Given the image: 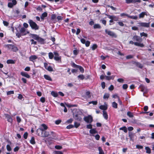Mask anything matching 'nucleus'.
<instances>
[{"label":"nucleus","mask_w":154,"mask_h":154,"mask_svg":"<svg viewBox=\"0 0 154 154\" xmlns=\"http://www.w3.org/2000/svg\"><path fill=\"white\" fill-rule=\"evenodd\" d=\"M28 23H29L31 28L32 29H34L35 30H37L39 29V26L35 22H34L32 20H29L28 21Z\"/></svg>","instance_id":"nucleus-1"},{"label":"nucleus","mask_w":154,"mask_h":154,"mask_svg":"<svg viewBox=\"0 0 154 154\" xmlns=\"http://www.w3.org/2000/svg\"><path fill=\"white\" fill-rule=\"evenodd\" d=\"M25 31V28L24 27H22L20 30V32L16 33V35L18 38H19L21 36L26 35V33Z\"/></svg>","instance_id":"nucleus-2"},{"label":"nucleus","mask_w":154,"mask_h":154,"mask_svg":"<svg viewBox=\"0 0 154 154\" xmlns=\"http://www.w3.org/2000/svg\"><path fill=\"white\" fill-rule=\"evenodd\" d=\"M53 53L54 54V59L59 63H61V57L60 56L58 52L57 51H54Z\"/></svg>","instance_id":"nucleus-3"},{"label":"nucleus","mask_w":154,"mask_h":154,"mask_svg":"<svg viewBox=\"0 0 154 154\" xmlns=\"http://www.w3.org/2000/svg\"><path fill=\"white\" fill-rule=\"evenodd\" d=\"M84 120L87 123H91L93 121V118L91 115L85 116L84 118Z\"/></svg>","instance_id":"nucleus-4"},{"label":"nucleus","mask_w":154,"mask_h":154,"mask_svg":"<svg viewBox=\"0 0 154 154\" xmlns=\"http://www.w3.org/2000/svg\"><path fill=\"white\" fill-rule=\"evenodd\" d=\"M105 32L106 33L111 36L115 38H116L117 36L112 31L106 29L105 30Z\"/></svg>","instance_id":"nucleus-5"},{"label":"nucleus","mask_w":154,"mask_h":154,"mask_svg":"<svg viewBox=\"0 0 154 154\" xmlns=\"http://www.w3.org/2000/svg\"><path fill=\"white\" fill-rule=\"evenodd\" d=\"M129 43L130 44H131L132 45L134 44L135 46L140 47H143L144 46V45L143 43L138 42H134L132 41H130L129 42Z\"/></svg>","instance_id":"nucleus-6"},{"label":"nucleus","mask_w":154,"mask_h":154,"mask_svg":"<svg viewBox=\"0 0 154 154\" xmlns=\"http://www.w3.org/2000/svg\"><path fill=\"white\" fill-rule=\"evenodd\" d=\"M43 129L42 128H39L36 130V134L38 136L42 137Z\"/></svg>","instance_id":"nucleus-7"},{"label":"nucleus","mask_w":154,"mask_h":154,"mask_svg":"<svg viewBox=\"0 0 154 154\" xmlns=\"http://www.w3.org/2000/svg\"><path fill=\"white\" fill-rule=\"evenodd\" d=\"M139 88L140 89L141 91L142 92H144V93L148 91V89H147L146 87L143 85H141L139 86Z\"/></svg>","instance_id":"nucleus-8"},{"label":"nucleus","mask_w":154,"mask_h":154,"mask_svg":"<svg viewBox=\"0 0 154 154\" xmlns=\"http://www.w3.org/2000/svg\"><path fill=\"white\" fill-rule=\"evenodd\" d=\"M81 42L83 44H85L86 46L87 47L89 46L90 42L88 41H86L83 38H82L81 39Z\"/></svg>","instance_id":"nucleus-9"},{"label":"nucleus","mask_w":154,"mask_h":154,"mask_svg":"<svg viewBox=\"0 0 154 154\" xmlns=\"http://www.w3.org/2000/svg\"><path fill=\"white\" fill-rule=\"evenodd\" d=\"M74 127H75L76 128H77V122H75L74 125H67L66 127V128L67 129H69L72 128Z\"/></svg>","instance_id":"nucleus-10"},{"label":"nucleus","mask_w":154,"mask_h":154,"mask_svg":"<svg viewBox=\"0 0 154 154\" xmlns=\"http://www.w3.org/2000/svg\"><path fill=\"white\" fill-rule=\"evenodd\" d=\"M132 39L134 41H137L138 42H141L142 41V38L136 35L134 36L132 38Z\"/></svg>","instance_id":"nucleus-11"},{"label":"nucleus","mask_w":154,"mask_h":154,"mask_svg":"<svg viewBox=\"0 0 154 154\" xmlns=\"http://www.w3.org/2000/svg\"><path fill=\"white\" fill-rule=\"evenodd\" d=\"M138 24L140 26L146 27H149V23H138Z\"/></svg>","instance_id":"nucleus-12"},{"label":"nucleus","mask_w":154,"mask_h":154,"mask_svg":"<svg viewBox=\"0 0 154 154\" xmlns=\"http://www.w3.org/2000/svg\"><path fill=\"white\" fill-rule=\"evenodd\" d=\"M5 116L7 119V121L8 122L11 123L13 121V119L11 116L8 114H5Z\"/></svg>","instance_id":"nucleus-13"},{"label":"nucleus","mask_w":154,"mask_h":154,"mask_svg":"<svg viewBox=\"0 0 154 154\" xmlns=\"http://www.w3.org/2000/svg\"><path fill=\"white\" fill-rule=\"evenodd\" d=\"M20 74L22 76L25 77L29 79L30 78V76L26 72H21Z\"/></svg>","instance_id":"nucleus-14"},{"label":"nucleus","mask_w":154,"mask_h":154,"mask_svg":"<svg viewBox=\"0 0 154 154\" xmlns=\"http://www.w3.org/2000/svg\"><path fill=\"white\" fill-rule=\"evenodd\" d=\"M148 13L146 11H143L142 12L139 14V18H143L145 15L146 16L148 15Z\"/></svg>","instance_id":"nucleus-15"},{"label":"nucleus","mask_w":154,"mask_h":154,"mask_svg":"<svg viewBox=\"0 0 154 154\" xmlns=\"http://www.w3.org/2000/svg\"><path fill=\"white\" fill-rule=\"evenodd\" d=\"M45 130H43L42 137H48L49 135V132Z\"/></svg>","instance_id":"nucleus-16"},{"label":"nucleus","mask_w":154,"mask_h":154,"mask_svg":"<svg viewBox=\"0 0 154 154\" xmlns=\"http://www.w3.org/2000/svg\"><path fill=\"white\" fill-rule=\"evenodd\" d=\"M37 57L35 55H32L29 58V60L30 61L34 62V60L37 59Z\"/></svg>","instance_id":"nucleus-17"},{"label":"nucleus","mask_w":154,"mask_h":154,"mask_svg":"<svg viewBox=\"0 0 154 154\" xmlns=\"http://www.w3.org/2000/svg\"><path fill=\"white\" fill-rule=\"evenodd\" d=\"M135 135L134 134L132 133H129V136L130 138V140H131L133 141Z\"/></svg>","instance_id":"nucleus-18"},{"label":"nucleus","mask_w":154,"mask_h":154,"mask_svg":"<svg viewBox=\"0 0 154 154\" xmlns=\"http://www.w3.org/2000/svg\"><path fill=\"white\" fill-rule=\"evenodd\" d=\"M31 36L33 39L37 41L39 37V36L38 35L35 34H31Z\"/></svg>","instance_id":"nucleus-19"},{"label":"nucleus","mask_w":154,"mask_h":154,"mask_svg":"<svg viewBox=\"0 0 154 154\" xmlns=\"http://www.w3.org/2000/svg\"><path fill=\"white\" fill-rule=\"evenodd\" d=\"M37 41L38 42H39L41 44H45V40L43 38H41L39 37Z\"/></svg>","instance_id":"nucleus-20"},{"label":"nucleus","mask_w":154,"mask_h":154,"mask_svg":"<svg viewBox=\"0 0 154 154\" xmlns=\"http://www.w3.org/2000/svg\"><path fill=\"white\" fill-rule=\"evenodd\" d=\"M44 77L45 79L46 80H47L49 81H52V79L51 77L48 75H44Z\"/></svg>","instance_id":"nucleus-21"},{"label":"nucleus","mask_w":154,"mask_h":154,"mask_svg":"<svg viewBox=\"0 0 154 154\" xmlns=\"http://www.w3.org/2000/svg\"><path fill=\"white\" fill-rule=\"evenodd\" d=\"M56 18V14H54L51 15V19L52 20H54V23H55L56 22L57 20H55Z\"/></svg>","instance_id":"nucleus-22"},{"label":"nucleus","mask_w":154,"mask_h":154,"mask_svg":"<svg viewBox=\"0 0 154 154\" xmlns=\"http://www.w3.org/2000/svg\"><path fill=\"white\" fill-rule=\"evenodd\" d=\"M99 108L103 110H106L107 109V106L106 105H101L99 106Z\"/></svg>","instance_id":"nucleus-23"},{"label":"nucleus","mask_w":154,"mask_h":154,"mask_svg":"<svg viewBox=\"0 0 154 154\" xmlns=\"http://www.w3.org/2000/svg\"><path fill=\"white\" fill-rule=\"evenodd\" d=\"M103 116L105 119L107 120L108 119V116L107 113V112L105 111H103Z\"/></svg>","instance_id":"nucleus-24"},{"label":"nucleus","mask_w":154,"mask_h":154,"mask_svg":"<svg viewBox=\"0 0 154 154\" xmlns=\"http://www.w3.org/2000/svg\"><path fill=\"white\" fill-rule=\"evenodd\" d=\"M47 13L46 12H44L42 14L41 16V18L42 19H44L45 17H46L47 16Z\"/></svg>","instance_id":"nucleus-25"},{"label":"nucleus","mask_w":154,"mask_h":154,"mask_svg":"<svg viewBox=\"0 0 154 154\" xmlns=\"http://www.w3.org/2000/svg\"><path fill=\"white\" fill-rule=\"evenodd\" d=\"M134 64L137 67L140 68H142L143 67V66L142 65L138 62H135Z\"/></svg>","instance_id":"nucleus-26"},{"label":"nucleus","mask_w":154,"mask_h":154,"mask_svg":"<svg viewBox=\"0 0 154 154\" xmlns=\"http://www.w3.org/2000/svg\"><path fill=\"white\" fill-rule=\"evenodd\" d=\"M54 54L51 52H50L48 53L49 58L50 59H52L54 58Z\"/></svg>","instance_id":"nucleus-27"},{"label":"nucleus","mask_w":154,"mask_h":154,"mask_svg":"<svg viewBox=\"0 0 154 154\" xmlns=\"http://www.w3.org/2000/svg\"><path fill=\"white\" fill-rule=\"evenodd\" d=\"M90 133L91 134H95L97 133V131L94 129H91L89 131Z\"/></svg>","instance_id":"nucleus-28"},{"label":"nucleus","mask_w":154,"mask_h":154,"mask_svg":"<svg viewBox=\"0 0 154 154\" xmlns=\"http://www.w3.org/2000/svg\"><path fill=\"white\" fill-rule=\"evenodd\" d=\"M78 69L79 70L80 72L82 73L84 72V69L81 66L78 65Z\"/></svg>","instance_id":"nucleus-29"},{"label":"nucleus","mask_w":154,"mask_h":154,"mask_svg":"<svg viewBox=\"0 0 154 154\" xmlns=\"http://www.w3.org/2000/svg\"><path fill=\"white\" fill-rule=\"evenodd\" d=\"M7 63L8 64H14L15 63V61L13 60H8L7 61Z\"/></svg>","instance_id":"nucleus-30"},{"label":"nucleus","mask_w":154,"mask_h":154,"mask_svg":"<svg viewBox=\"0 0 154 154\" xmlns=\"http://www.w3.org/2000/svg\"><path fill=\"white\" fill-rule=\"evenodd\" d=\"M115 76L112 75L110 76H107L105 75L106 79L107 80H110L111 79H113Z\"/></svg>","instance_id":"nucleus-31"},{"label":"nucleus","mask_w":154,"mask_h":154,"mask_svg":"<svg viewBox=\"0 0 154 154\" xmlns=\"http://www.w3.org/2000/svg\"><path fill=\"white\" fill-rule=\"evenodd\" d=\"M145 149L146 151V153L148 154H150L151 152L150 149L148 146H146L145 147Z\"/></svg>","instance_id":"nucleus-32"},{"label":"nucleus","mask_w":154,"mask_h":154,"mask_svg":"<svg viewBox=\"0 0 154 154\" xmlns=\"http://www.w3.org/2000/svg\"><path fill=\"white\" fill-rule=\"evenodd\" d=\"M30 142L32 144H35V138L34 137H31V139L30 141Z\"/></svg>","instance_id":"nucleus-33"},{"label":"nucleus","mask_w":154,"mask_h":154,"mask_svg":"<svg viewBox=\"0 0 154 154\" xmlns=\"http://www.w3.org/2000/svg\"><path fill=\"white\" fill-rule=\"evenodd\" d=\"M51 94L54 97H57L58 96V94L54 91H52L51 92Z\"/></svg>","instance_id":"nucleus-34"},{"label":"nucleus","mask_w":154,"mask_h":154,"mask_svg":"<svg viewBox=\"0 0 154 154\" xmlns=\"http://www.w3.org/2000/svg\"><path fill=\"white\" fill-rule=\"evenodd\" d=\"M98 150L99 151V154H104V152L101 147H98Z\"/></svg>","instance_id":"nucleus-35"},{"label":"nucleus","mask_w":154,"mask_h":154,"mask_svg":"<svg viewBox=\"0 0 154 154\" xmlns=\"http://www.w3.org/2000/svg\"><path fill=\"white\" fill-rule=\"evenodd\" d=\"M120 130H122L125 133H126L127 131V128L125 126L123 127L119 128Z\"/></svg>","instance_id":"nucleus-36"},{"label":"nucleus","mask_w":154,"mask_h":154,"mask_svg":"<svg viewBox=\"0 0 154 154\" xmlns=\"http://www.w3.org/2000/svg\"><path fill=\"white\" fill-rule=\"evenodd\" d=\"M78 77L79 79L82 80L84 79L85 78V76L83 75H79L78 76Z\"/></svg>","instance_id":"nucleus-37"},{"label":"nucleus","mask_w":154,"mask_h":154,"mask_svg":"<svg viewBox=\"0 0 154 154\" xmlns=\"http://www.w3.org/2000/svg\"><path fill=\"white\" fill-rule=\"evenodd\" d=\"M43 128V130H46L48 128V127L45 124H42L41 125Z\"/></svg>","instance_id":"nucleus-38"},{"label":"nucleus","mask_w":154,"mask_h":154,"mask_svg":"<svg viewBox=\"0 0 154 154\" xmlns=\"http://www.w3.org/2000/svg\"><path fill=\"white\" fill-rule=\"evenodd\" d=\"M85 95H86L87 98H90L91 97L90 93L89 91L86 92L85 93Z\"/></svg>","instance_id":"nucleus-39"},{"label":"nucleus","mask_w":154,"mask_h":154,"mask_svg":"<svg viewBox=\"0 0 154 154\" xmlns=\"http://www.w3.org/2000/svg\"><path fill=\"white\" fill-rule=\"evenodd\" d=\"M109 94L106 93L104 95L103 98L104 99H107L109 97Z\"/></svg>","instance_id":"nucleus-40"},{"label":"nucleus","mask_w":154,"mask_h":154,"mask_svg":"<svg viewBox=\"0 0 154 154\" xmlns=\"http://www.w3.org/2000/svg\"><path fill=\"white\" fill-rule=\"evenodd\" d=\"M112 106L115 108H117V104L115 102H113L112 103Z\"/></svg>","instance_id":"nucleus-41"},{"label":"nucleus","mask_w":154,"mask_h":154,"mask_svg":"<svg viewBox=\"0 0 154 154\" xmlns=\"http://www.w3.org/2000/svg\"><path fill=\"white\" fill-rule=\"evenodd\" d=\"M101 26L99 24H95L94 26V29L100 28Z\"/></svg>","instance_id":"nucleus-42"},{"label":"nucleus","mask_w":154,"mask_h":154,"mask_svg":"<svg viewBox=\"0 0 154 154\" xmlns=\"http://www.w3.org/2000/svg\"><path fill=\"white\" fill-rule=\"evenodd\" d=\"M127 115L130 117L132 118L133 116V114L130 112H128L127 113Z\"/></svg>","instance_id":"nucleus-43"},{"label":"nucleus","mask_w":154,"mask_h":154,"mask_svg":"<svg viewBox=\"0 0 154 154\" xmlns=\"http://www.w3.org/2000/svg\"><path fill=\"white\" fill-rule=\"evenodd\" d=\"M128 17L134 20H137V16H130L129 15Z\"/></svg>","instance_id":"nucleus-44"},{"label":"nucleus","mask_w":154,"mask_h":154,"mask_svg":"<svg viewBox=\"0 0 154 154\" xmlns=\"http://www.w3.org/2000/svg\"><path fill=\"white\" fill-rule=\"evenodd\" d=\"M14 93V92L13 91H7V94L8 95L12 94H13Z\"/></svg>","instance_id":"nucleus-45"},{"label":"nucleus","mask_w":154,"mask_h":154,"mask_svg":"<svg viewBox=\"0 0 154 154\" xmlns=\"http://www.w3.org/2000/svg\"><path fill=\"white\" fill-rule=\"evenodd\" d=\"M136 148L138 149H141L143 148V146L139 145H137L136 146Z\"/></svg>","instance_id":"nucleus-46"},{"label":"nucleus","mask_w":154,"mask_h":154,"mask_svg":"<svg viewBox=\"0 0 154 154\" xmlns=\"http://www.w3.org/2000/svg\"><path fill=\"white\" fill-rule=\"evenodd\" d=\"M97 102L96 101H90V102H88V104H91V103H92L93 105H97Z\"/></svg>","instance_id":"nucleus-47"},{"label":"nucleus","mask_w":154,"mask_h":154,"mask_svg":"<svg viewBox=\"0 0 154 154\" xmlns=\"http://www.w3.org/2000/svg\"><path fill=\"white\" fill-rule=\"evenodd\" d=\"M97 46L96 44H94L91 47L92 50H94L97 48Z\"/></svg>","instance_id":"nucleus-48"},{"label":"nucleus","mask_w":154,"mask_h":154,"mask_svg":"<svg viewBox=\"0 0 154 154\" xmlns=\"http://www.w3.org/2000/svg\"><path fill=\"white\" fill-rule=\"evenodd\" d=\"M6 148L7 150L8 151H10L12 149L10 146L9 145H7Z\"/></svg>","instance_id":"nucleus-49"},{"label":"nucleus","mask_w":154,"mask_h":154,"mask_svg":"<svg viewBox=\"0 0 154 154\" xmlns=\"http://www.w3.org/2000/svg\"><path fill=\"white\" fill-rule=\"evenodd\" d=\"M48 71L50 72L52 71H53V69L52 67L51 66H48L47 69H46Z\"/></svg>","instance_id":"nucleus-50"},{"label":"nucleus","mask_w":154,"mask_h":154,"mask_svg":"<svg viewBox=\"0 0 154 154\" xmlns=\"http://www.w3.org/2000/svg\"><path fill=\"white\" fill-rule=\"evenodd\" d=\"M28 136V133L27 132H26L24 133L23 134V137L25 139H26L27 138Z\"/></svg>","instance_id":"nucleus-51"},{"label":"nucleus","mask_w":154,"mask_h":154,"mask_svg":"<svg viewBox=\"0 0 154 154\" xmlns=\"http://www.w3.org/2000/svg\"><path fill=\"white\" fill-rule=\"evenodd\" d=\"M55 148L57 149H62V146L60 145H56L55 146Z\"/></svg>","instance_id":"nucleus-52"},{"label":"nucleus","mask_w":154,"mask_h":154,"mask_svg":"<svg viewBox=\"0 0 154 154\" xmlns=\"http://www.w3.org/2000/svg\"><path fill=\"white\" fill-rule=\"evenodd\" d=\"M73 121V119H72L71 118V119L68 120L66 121V123H67L68 124L71 123Z\"/></svg>","instance_id":"nucleus-53"},{"label":"nucleus","mask_w":154,"mask_h":154,"mask_svg":"<svg viewBox=\"0 0 154 154\" xmlns=\"http://www.w3.org/2000/svg\"><path fill=\"white\" fill-rule=\"evenodd\" d=\"M61 120L60 119H58L55 122V123L56 125H59L61 122Z\"/></svg>","instance_id":"nucleus-54"},{"label":"nucleus","mask_w":154,"mask_h":154,"mask_svg":"<svg viewBox=\"0 0 154 154\" xmlns=\"http://www.w3.org/2000/svg\"><path fill=\"white\" fill-rule=\"evenodd\" d=\"M140 35L141 37H142L143 36L147 37V34L144 33V32L141 33H140Z\"/></svg>","instance_id":"nucleus-55"},{"label":"nucleus","mask_w":154,"mask_h":154,"mask_svg":"<svg viewBox=\"0 0 154 154\" xmlns=\"http://www.w3.org/2000/svg\"><path fill=\"white\" fill-rule=\"evenodd\" d=\"M16 119H17V121L18 123H19L21 121V119L20 118V117H19L18 116H17L16 117Z\"/></svg>","instance_id":"nucleus-56"},{"label":"nucleus","mask_w":154,"mask_h":154,"mask_svg":"<svg viewBox=\"0 0 154 154\" xmlns=\"http://www.w3.org/2000/svg\"><path fill=\"white\" fill-rule=\"evenodd\" d=\"M30 41L32 42L31 44L36 45L37 44V42L34 41L33 39H31Z\"/></svg>","instance_id":"nucleus-57"},{"label":"nucleus","mask_w":154,"mask_h":154,"mask_svg":"<svg viewBox=\"0 0 154 154\" xmlns=\"http://www.w3.org/2000/svg\"><path fill=\"white\" fill-rule=\"evenodd\" d=\"M63 18V17L60 16H58L57 17V19L58 20V21L62 20Z\"/></svg>","instance_id":"nucleus-58"},{"label":"nucleus","mask_w":154,"mask_h":154,"mask_svg":"<svg viewBox=\"0 0 154 154\" xmlns=\"http://www.w3.org/2000/svg\"><path fill=\"white\" fill-rule=\"evenodd\" d=\"M78 114L79 115H82L83 114V111L81 109H79L78 111Z\"/></svg>","instance_id":"nucleus-59"},{"label":"nucleus","mask_w":154,"mask_h":154,"mask_svg":"<svg viewBox=\"0 0 154 154\" xmlns=\"http://www.w3.org/2000/svg\"><path fill=\"white\" fill-rule=\"evenodd\" d=\"M40 101L42 103H44L45 101V98L44 97H42L40 98Z\"/></svg>","instance_id":"nucleus-60"},{"label":"nucleus","mask_w":154,"mask_h":154,"mask_svg":"<svg viewBox=\"0 0 154 154\" xmlns=\"http://www.w3.org/2000/svg\"><path fill=\"white\" fill-rule=\"evenodd\" d=\"M124 80L122 79H117V81L119 82L122 83L124 82Z\"/></svg>","instance_id":"nucleus-61"},{"label":"nucleus","mask_w":154,"mask_h":154,"mask_svg":"<svg viewBox=\"0 0 154 154\" xmlns=\"http://www.w3.org/2000/svg\"><path fill=\"white\" fill-rule=\"evenodd\" d=\"M86 127L88 129H92V125L91 124L88 125H86Z\"/></svg>","instance_id":"nucleus-62"},{"label":"nucleus","mask_w":154,"mask_h":154,"mask_svg":"<svg viewBox=\"0 0 154 154\" xmlns=\"http://www.w3.org/2000/svg\"><path fill=\"white\" fill-rule=\"evenodd\" d=\"M21 80L24 83L26 84L27 83V80L25 78H22L21 79Z\"/></svg>","instance_id":"nucleus-63"},{"label":"nucleus","mask_w":154,"mask_h":154,"mask_svg":"<svg viewBox=\"0 0 154 154\" xmlns=\"http://www.w3.org/2000/svg\"><path fill=\"white\" fill-rule=\"evenodd\" d=\"M13 6L14 5L11 2H9L8 4V6L9 8H12Z\"/></svg>","instance_id":"nucleus-64"}]
</instances>
